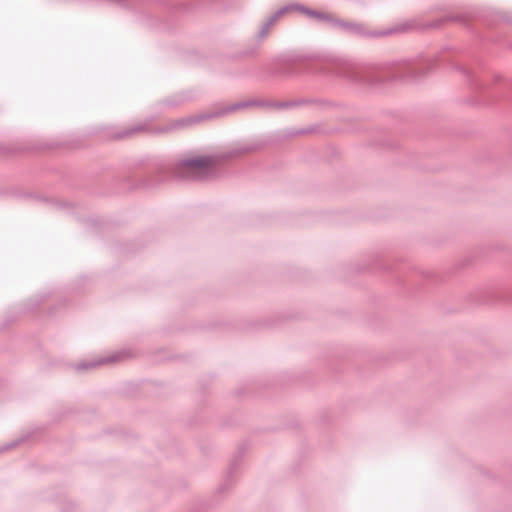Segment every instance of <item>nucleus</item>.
<instances>
[{"instance_id":"1","label":"nucleus","mask_w":512,"mask_h":512,"mask_svg":"<svg viewBox=\"0 0 512 512\" xmlns=\"http://www.w3.org/2000/svg\"><path fill=\"white\" fill-rule=\"evenodd\" d=\"M213 163V160L209 157L197 156L189 158L183 162L184 168L188 173L192 175L201 174L203 171L208 169Z\"/></svg>"}]
</instances>
